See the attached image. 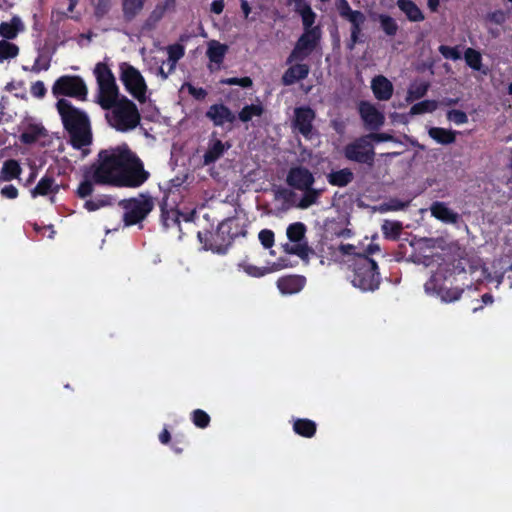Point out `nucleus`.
<instances>
[{
    "instance_id": "ea45409f",
    "label": "nucleus",
    "mask_w": 512,
    "mask_h": 512,
    "mask_svg": "<svg viewBox=\"0 0 512 512\" xmlns=\"http://www.w3.org/2000/svg\"><path fill=\"white\" fill-rule=\"evenodd\" d=\"M18 53L19 48L17 45L6 40L0 41V62L16 57Z\"/></svg>"
},
{
    "instance_id": "58836bf2",
    "label": "nucleus",
    "mask_w": 512,
    "mask_h": 512,
    "mask_svg": "<svg viewBox=\"0 0 512 512\" xmlns=\"http://www.w3.org/2000/svg\"><path fill=\"white\" fill-rule=\"evenodd\" d=\"M464 58L467 63V65L472 68L473 70L480 71L482 68V56L480 52L468 48L466 49L464 53Z\"/></svg>"
},
{
    "instance_id": "4d7b16f0",
    "label": "nucleus",
    "mask_w": 512,
    "mask_h": 512,
    "mask_svg": "<svg viewBox=\"0 0 512 512\" xmlns=\"http://www.w3.org/2000/svg\"><path fill=\"white\" fill-rule=\"evenodd\" d=\"M49 68V61L44 59L43 57H38L33 66L31 67V71L38 73L40 71H45Z\"/></svg>"
},
{
    "instance_id": "4c0bfd02",
    "label": "nucleus",
    "mask_w": 512,
    "mask_h": 512,
    "mask_svg": "<svg viewBox=\"0 0 512 512\" xmlns=\"http://www.w3.org/2000/svg\"><path fill=\"white\" fill-rule=\"evenodd\" d=\"M96 183L94 179L90 176V168L85 173L84 179L81 181L77 188V195L80 198H85L92 194L94 190L93 184Z\"/></svg>"
},
{
    "instance_id": "dca6fc26",
    "label": "nucleus",
    "mask_w": 512,
    "mask_h": 512,
    "mask_svg": "<svg viewBox=\"0 0 512 512\" xmlns=\"http://www.w3.org/2000/svg\"><path fill=\"white\" fill-rule=\"evenodd\" d=\"M228 49L229 48L226 44L220 43L217 40H210L207 42L206 56L209 59L208 67L210 70L220 68Z\"/></svg>"
},
{
    "instance_id": "c03bdc74",
    "label": "nucleus",
    "mask_w": 512,
    "mask_h": 512,
    "mask_svg": "<svg viewBox=\"0 0 512 512\" xmlns=\"http://www.w3.org/2000/svg\"><path fill=\"white\" fill-rule=\"evenodd\" d=\"M44 129L41 126H34L31 127L29 130L25 131L21 135V140L24 143H33L36 141L40 136L43 135Z\"/></svg>"
},
{
    "instance_id": "cd10ccee",
    "label": "nucleus",
    "mask_w": 512,
    "mask_h": 512,
    "mask_svg": "<svg viewBox=\"0 0 512 512\" xmlns=\"http://www.w3.org/2000/svg\"><path fill=\"white\" fill-rule=\"evenodd\" d=\"M354 178L353 172L349 168H343L337 171H332L327 175L328 182L333 186L345 187Z\"/></svg>"
},
{
    "instance_id": "4be33fe9",
    "label": "nucleus",
    "mask_w": 512,
    "mask_h": 512,
    "mask_svg": "<svg viewBox=\"0 0 512 512\" xmlns=\"http://www.w3.org/2000/svg\"><path fill=\"white\" fill-rule=\"evenodd\" d=\"M430 212L433 217L448 224L456 223L459 218V215L443 202H434L430 207Z\"/></svg>"
},
{
    "instance_id": "9d476101",
    "label": "nucleus",
    "mask_w": 512,
    "mask_h": 512,
    "mask_svg": "<svg viewBox=\"0 0 512 512\" xmlns=\"http://www.w3.org/2000/svg\"><path fill=\"white\" fill-rule=\"evenodd\" d=\"M344 156L354 162L371 165L374 160V147L370 136H363L344 148Z\"/></svg>"
},
{
    "instance_id": "0eeeda50",
    "label": "nucleus",
    "mask_w": 512,
    "mask_h": 512,
    "mask_svg": "<svg viewBox=\"0 0 512 512\" xmlns=\"http://www.w3.org/2000/svg\"><path fill=\"white\" fill-rule=\"evenodd\" d=\"M121 206L124 210L123 220L125 226H130L144 220L152 211L154 202L149 196L139 195L136 198L123 200Z\"/></svg>"
},
{
    "instance_id": "8fccbe9b",
    "label": "nucleus",
    "mask_w": 512,
    "mask_h": 512,
    "mask_svg": "<svg viewBox=\"0 0 512 512\" xmlns=\"http://www.w3.org/2000/svg\"><path fill=\"white\" fill-rule=\"evenodd\" d=\"M220 82H221L222 84H225V85H238V86H241V87H244V88L250 87V86L252 85V80H251L249 77H243V78H237V77L226 78V79H222Z\"/></svg>"
},
{
    "instance_id": "f03ea898",
    "label": "nucleus",
    "mask_w": 512,
    "mask_h": 512,
    "mask_svg": "<svg viewBox=\"0 0 512 512\" xmlns=\"http://www.w3.org/2000/svg\"><path fill=\"white\" fill-rule=\"evenodd\" d=\"M90 176L98 184L125 187H138L147 179L142 163L126 145L100 151Z\"/></svg>"
},
{
    "instance_id": "3c124183",
    "label": "nucleus",
    "mask_w": 512,
    "mask_h": 512,
    "mask_svg": "<svg viewBox=\"0 0 512 512\" xmlns=\"http://www.w3.org/2000/svg\"><path fill=\"white\" fill-rule=\"evenodd\" d=\"M184 47L180 44H173L167 47L168 58L172 60H180L184 56Z\"/></svg>"
},
{
    "instance_id": "9b49d317",
    "label": "nucleus",
    "mask_w": 512,
    "mask_h": 512,
    "mask_svg": "<svg viewBox=\"0 0 512 512\" xmlns=\"http://www.w3.org/2000/svg\"><path fill=\"white\" fill-rule=\"evenodd\" d=\"M319 38L320 31L318 28L306 30L298 40L287 63L304 60L314 50Z\"/></svg>"
},
{
    "instance_id": "de8ad7c7",
    "label": "nucleus",
    "mask_w": 512,
    "mask_h": 512,
    "mask_svg": "<svg viewBox=\"0 0 512 512\" xmlns=\"http://www.w3.org/2000/svg\"><path fill=\"white\" fill-rule=\"evenodd\" d=\"M210 421L209 415L203 410L197 409L193 412V422L200 428H205Z\"/></svg>"
},
{
    "instance_id": "1a4fd4ad",
    "label": "nucleus",
    "mask_w": 512,
    "mask_h": 512,
    "mask_svg": "<svg viewBox=\"0 0 512 512\" xmlns=\"http://www.w3.org/2000/svg\"><path fill=\"white\" fill-rule=\"evenodd\" d=\"M52 92L55 96L67 95L83 100L86 98L88 90L81 77L62 76L54 83Z\"/></svg>"
},
{
    "instance_id": "37998d69",
    "label": "nucleus",
    "mask_w": 512,
    "mask_h": 512,
    "mask_svg": "<svg viewBox=\"0 0 512 512\" xmlns=\"http://www.w3.org/2000/svg\"><path fill=\"white\" fill-rule=\"evenodd\" d=\"M69 4L66 11H61L59 9H54L51 14V19L54 22H61L64 19H67L69 17V14L72 13L77 6L79 0H68Z\"/></svg>"
},
{
    "instance_id": "c9c22d12",
    "label": "nucleus",
    "mask_w": 512,
    "mask_h": 512,
    "mask_svg": "<svg viewBox=\"0 0 512 512\" xmlns=\"http://www.w3.org/2000/svg\"><path fill=\"white\" fill-rule=\"evenodd\" d=\"M145 0H123V13L126 19H133L143 8Z\"/></svg>"
},
{
    "instance_id": "6e6552de",
    "label": "nucleus",
    "mask_w": 512,
    "mask_h": 512,
    "mask_svg": "<svg viewBox=\"0 0 512 512\" xmlns=\"http://www.w3.org/2000/svg\"><path fill=\"white\" fill-rule=\"evenodd\" d=\"M306 226L302 222L290 224L286 229L288 242L283 245L285 252L305 259L311 253L306 239Z\"/></svg>"
},
{
    "instance_id": "4468645a",
    "label": "nucleus",
    "mask_w": 512,
    "mask_h": 512,
    "mask_svg": "<svg viewBox=\"0 0 512 512\" xmlns=\"http://www.w3.org/2000/svg\"><path fill=\"white\" fill-rule=\"evenodd\" d=\"M315 118L314 111L307 107L295 109L294 126L307 139H312L314 131L312 122Z\"/></svg>"
},
{
    "instance_id": "c85d7f7f",
    "label": "nucleus",
    "mask_w": 512,
    "mask_h": 512,
    "mask_svg": "<svg viewBox=\"0 0 512 512\" xmlns=\"http://www.w3.org/2000/svg\"><path fill=\"white\" fill-rule=\"evenodd\" d=\"M296 11L301 15L305 31L308 29H314L312 27L316 14L312 11L311 7L305 2V0H295Z\"/></svg>"
},
{
    "instance_id": "412c9836",
    "label": "nucleus",
    "mask_w": 512,
    "mask_h": 512,
    "mask_svg": "<svg viewBox=\"0 0 512 512\" xmlns=\"http://www.w3.org/2000/svg\"><path fill=\"white\" fill-rule=\"evenodd\" d=\"M305 282L303 276L291 275L280 278L277 281V287L282 294H294L303 289Z\"/></svg>"
},
{
    "instance_id": "f257e3e1",
    "label": "nucleus",
    "mask_w": 512,
    "mask_h": 512,
    "mask_svg": "<svg viewBox=\"0 0 512 512\" xmlns=\"http://www.w3.org/2000/svg\"><path fill=\"white\" fill-rule=\"evenodd\" d=\"M93 75L97 83L96 102L102 109L111 127L120 132L135 129L140 123V113L136 104L120 93L116 78L105 62H98Z\"/></svg>"
},
{
    "instance_id": "2eb2a0df",
    "label": "nucleus",
    "mask_w": 512,
    "mask_h": 512,
    "mask_svg": "<svg viewBox=\"0 0 512 512\" xmlns=\"http://www.w3.org/2000/svg\"><path fill=\"white\" fill-rule=\"evenodd\" d=\"M359 112L365 125L371 129H377L384 123V114L369 102H362Z\"/></svg>"
},
{
    "instance_id": "bb28decb",
    "label": "nucleus",
    "mask_w": 512,
    "mask_h": 512,
    "mask_svg": "<svg viewBox=\"0 0 512 512\" xmlns=\"http://www.w3.org/2000/svg\"><path fill=\"white\" fill-rule=\"evenodd\" d=\"M239 267L249 276L251 277H262L268 273H272L280 270L284 266L281 264H272L269 267H258L248 262H243L239 264Z\"/></svg>"
},
{
    "instance_id": "0e129e2a",
    "label": "nucleus",
    "mask_w": 512,
    "mask_h": 512,
    "mask_svg": "<svg viewBox=\"0 0 512 512\" xmlns=\"http://www.w3.org/2000/svg\"><path fill=\"white\" fill-rule=\"evenodd\" d=\"M170 74L171 72L166 69L165 63H163L157 70V75L160 76L163 80H166Z\"/></svg>"
},
{
    "instance_id": "680f3d73",
    "label": "nucleus",
    "mask_w": 512,
    "mask_h": 512,
    "mask_svg": "<svg viewBox=\"0 0 512 512\" xmlns=\"http://www.w3.org/2000/svg\"><path fill=\"white\" fill-rule=\"evenodd\" d=\"M370 139H374L377 142H383V141H390L392 140V137L386 133H380V134H372L369 135Z\"/></svg>"
},
{
    "instance_id": "79ce46f5",
    "label": "nucleus",
    "mask_w": 512,
    "mask_h": 512,
    "mask_svg": "<svg viewBox=\"0 0 512 512\" xmlns=\"http://www.w3.org/2000/svg\"><path fill=\"white\" fill-rule=\"evenodd\" d=\"M302 191L304 192V195L298 203L299 208L306 209L317 202V199L320 195V190H316L310 187L308 190Z\"/></svg>"
},
{
    "instance_id": "b1692460",
    "label": "nucleus",
    "mask_w": 512,
    "mask_h": 512,
    "mask_svg": "<svg viewBox=\"0 0 512 512\" xmlns=\"http://www.w3.org/2000/svg\"><path fill=\"white\" fill-rule=\"evenodd\" d=\"M24 29L25 26L21 18L14 16L10 21L0 24V35L5 39H14Z\"/></svg>"
},
{
    "instance_id": "a18cd8bd",
    "label": "nucleus",
    "mask_w": 512,
    "mask_h": 512,
    "mask_svg": "<svg viewBox=\"0 0 512 512\" xmlns=\"http://www.w3.org/2000/svg\"><path fill=\"white\" fill-rule=\"evenodd\" d=\"M447 119L456 125L467 123L468 117L465 112L461 110H450L447 112Z\"/></svg>"
},
{
    "instance_id": "bf43d9fd",
    "label": "nucleus",
    "mask_w": 512,
    "mask_h": 512,
    "mask_svg": "<svg viewBox=\"0 0 512 512\" xmlns=\"http://www.w3.org/2000/svg\"><path fill=\"white\" fill-rule=\"evenodd\" d=\"M224 7H225V2L224 0H213L212 3H211V12L219 15L223 12L224 10Z\"/></svg>"
},
{
    "instance_id": "774afa93",
    "label": "nucleus",
    "mask_w": 512,
    "mask_h": 512,
    "mask_svg": "<svg viewBox=\"0 0 512 512\" xmlns=\"http://www.w3.org/2000/svg\"><path fill=\"white\" fill-rule=\"evenodd\" d=\"M159 439L160 441L163 443V444H166L168 443L169 439H170V433L168 432L167 429H164L162 431V433L159 435Z\"/></svg>"
},
{
    "instance_id": "e2e57ef3",
    "label": "nucleus",
    "mask_w": 512,
    "mask_h": 512,
    "mask_svg": "<svg viewBox=\"0 0 512 512\" xmlns=\"http://www.w3.org/2000/svg\"><path fill=\"white\" fill-rule=\"evenodd\" d=\"M478 272L480 273V275L476 276V280L477 281H480L483 278H487V270H486V268H484V267H479V268L474 267V268H472V271H471L472 274H477Z\"/></svg>"
},
{
    "instance_id": "864d4df0",
    "label": "nucleus",
    "mask_w": 512,
    "mask_h": 512,
    "mask_svg": "<svg viewBox=\"0 0 512 512\" xmlns=\"http://www.w3.org/2000/svg\"><path fill=\"white\" fill-rule=\"evenodd\" d=\"M382 230L387 236H397L400 231V225L396 222L385 221L382 225Z\"/></svg>"
},
{
    "instance_id": "13d9d810",
    "label": "nucleus",
    "mask_w": 512,
    "mask_h": 512,
    "mask_svg": "<svg viewBox=\"0 0 512 512\" xmlns=\"http://www.w3.org/2000/svg\"><path fill=\"white\" fill-rule=\"evenodd\" d=\"M0 193L7 199H15L18 196V189L14 185H6L1 189Z\"/></svg>"
},
{
    "instance_id": "5fc2aeb1",
    "label": "nucleus",
    "mask_w": 512,
    "mask_h": 512,
    "mask_svg": "<svg viewBox=\"0 0 512 512\" xmlns=\"http://www.w3.org/2000/svg\"><path fill=\"white\" fill-rule=\"evenodd\" d=\"M30 91L34 97L42 98L46 94V87L42 81H36L32 84Z\"/></svg>"
},
{
    "instance_id": "a211bd4d",
    "label": "nucleus",
    "mask_w": 512,
    "mask_h": 512,
    "mask_svg": "<svg viewBox=\"0 0 512 512\" xmlns=\"http://www.w3.org/2000/svg\"><path fill=\"white\" fill-rule=\"evenodd\" d=\"M241 234H243V232L239 229V221L237 218H228L222 221L217 228V236L225 243H230L234 237Z\"/></svg>"
},
{
    "instance_id": "7ed1b4c3",
    "label": "nucleus",
    "mask_w": 512,
    "mask_h": 512,
    "mask_svg": "<svg viewBox=\"0 0 512 512\" xmlns=\"http://www.w3.org/2000/svg\"><path fill=\"white\" fill-rule=\"evenodd\" d=\"M443 244L441 238H420L413 246L417 262L431 269V276L424 285L425 292L439 296L443 302H452L461 297L462 290L447 287V283H452L454 269L440 254L434 253V250L442 249Z\"/></svg>"
},
{
    "instance_id": "c756f323",
    "label": "nucleus",
    "mask_w": 512,
    "mask_h": 512,
    "mask_svg": "<svg viewBox=\"0 0 512 512\" xmlns=\"http://www.w3.org/2000/svg\"><path fill=\"white\" fill-rule=\"evenodd\" d=\"M428 134L437 143L443 145L451 144L456 139V132L445 128L432 127L429 129Z\"/></svg>"
},
{
    "instance_id": "603ef678",
    "label": "nucleus",
    "mask_w": 512,
    "mask_h": 512,
    "mask_svg": "<svg viewBox=\"0 0 512 512\" xmlns=\"http://www.w3.org/2000/svg\"><path fill=\"white\" fill-rule=\"evenodd\" d=\"M259 240L265 248H271L274 244V233L271 230L264 229L259 232Z\"/></svg>"
},
{
    "instance_id": "423d86ee",
    "label": "nucleus",
    "mask_w": 512,
    "mask_h": 512,
    "mask_svg": "<svg viewBox=\"0 0 512 512\" xmlns=\"http://www.w3.org/2000/svg\"><path fill=\"white\" fill-rule=\"evenodd\" d=\"M119 78L127 93L140 103H145L150 98L146 80L142 73L128 62L118 65Z\"/></svg>"
},
{
    "instance_id": "6e6d98bb",
    "label": "nucleus",
    "mask_w": 512,
    "mask_h": 512,
    "mask_svg": "<svg viewBox=\"0 0 512 512\" xmlns=\"http://www.w3.org/2000/svg\"><path fill=\"white\" fill-rule=\"evenodd\" d=\"M111 0H99L95 8V15L98 18L103 17L110 9Z\"/></svg>"
},
{
    "instance_id": "f3484780",
    "label": "nucleus",
    "mask_w": 512,
    "mask_h": 512,
    "mask_svg": "<svg viewBox=\"0 0 512 512\" xmlns=\"http://www.w3.org/2000/svg\"><path fill=\"white\" fill-rule=\"evenodd\" d=\"M371 89L375 98L380 101H387L393 95V84L383 75H378L372 79Z\"/></svg>"
},
{
    "instance_id": "f8f14e48",
    "label": "nucleus",
    "mask_w": 512,
    "mask_h": 512,
    "mask_svg": "<svg viewBox=\"0 0 512 512\" xmlns=\"http://www.w3.org/2000/svg\"><path fill=\"white\" fill-rule=\"evenodd\" d=\"M337 9L339 14L352 24L350 48H353L354 44L358 41V37L361 33V27L364 24L366 17L362 12L352 10L347 0H338Z\"/></svg>"
},
{
    "instance_id": "69168bd1",
    "label": "nucleus",
    "mask_w": 512,
    "mask_h": 512,
    "mask_svg": "<svg viewBox=\"0 0 512 512\" xmlns=\"http://www.w3.org/2000/svg\"><path fill=\"white\" fill-rule=\"evenodd\" d=\"M241 10L244 14V17L247 19L249 17V14L251 12V7L249 3L246 0H241Z\"/></svg>"
},
{
    "instance_id": "20e7f679",
    "label": "nucleus",
    "mask_w": 512,
    "mask_h": 512,
    "mask_svg": "<svg viewBox=\"0 0 512 512\" xmlns=\"http://www.w3.org/2000/svg\"><path fill=\"white\" fill-rule=\"evenodd\" d=\"M339 251L343 255H354L352 266L351 283L362 291H374L380 283L377 264L366 254L356 252V247L350 244H342Z\"/></svg>"
},
{
    "instance_id": "aec40b11",
    "label": "nucleus",
    "mask_w": 512,
    "mask_h": 512,
    "mask_svg": "<svg viewBox=\"0 0 512 512\" xmlns=\"http://www.w3.org/2000/svg\"><path fill=\"white\" fill-rule=\"evenodd\" d=\"M59 190V185L55 182L53 177L44 176L40 179L37 185L31 190L33 198L37 196H51V201H54V196Z\"/></svg>"
},
{
    "instance_id": "052dcab7",
    "label": "nucleus",
    "mask_w": 512,
    "mask_h": 512,
    "mask_svg": "<svg viewBox=\"0 0 512 512\" xmlns=\"http://www.w3.org/2000/svg\"><path fill=\"white\" fill-rule=\"evenodd\" d=\"M489 18H490L491 21H493V22H495L497 24H501V23H503L505 21L506 16H505V13L503 11L498 10V11H495V12L491 13L489 15Z\"/></svg>"
},
{
    "instance_id": "338daca9",
    "label": "nucleus",
    "mask_w": 512,
    "mask_h": 512,
    "mask_svg": "<svg viewBox=\"0 0 512 512\" xmlns=\"http://www.w3.org/2000/svg\"><path fill=\"white\" fill-rule=\"evenodd\" d=\"M189 92L191 94H193L194 96L198 97V98L199 97H204L205 94H206L203 89H201V88L200 89H196V88H194L192 86H189Z\"/></svg>"
},
{
    "instance_id": "72a5a7b5",
    "label": "nucleus",
    "mask_w": 512,
    "mask_h": 512,
    "mask_svg": "<svg viewBox=\"0 0 512 512\" xmlns=\"http://www.w3.org/2000/svg\"><path fill=\"white\" fill-rule=\"evenodd\" d=\"M174 7V1L168 0L158 6L151 12L147 24L149 26H154L158 21H160L165 15L166 11Z\"/></svg>"
},
{
    "instance_id": "393cba45",
    "label": "nucleus",
    "mask_w": 512,
    "mask_h": 512,
    "mask_svg": "<svg viewBox=\"0 0 512 512\" xmlns=\"http://www.w3.org/2000/svg\"><path fill=\"white\" fill-rule=\"evenodd\" d=\"M397 7L411 22H421L425 19L422 10L412 0H397Z\"/></svg>"
},
{
    "instance_id": "e433bc0d",
    "label": "nucleus",
    "mask_w": 512,
    "mask_h": 512,
    "mask_svg": "<svg viewBox=\"0 0 512 512\" xmlns=\"http://www.w3.org/2000/svg\"><path fill=\"white\" fill-rule=\"evenodd\" d=\"M429 84L427 82H414L410 85L407 94V101H414L422 98L428 91Z\"/></svg>"
},
{
    "instance_id": "a878e982",
    "label": "nucleus",
    "mask_w": 512,
    "mask_h": 512,
    "mask_svg": "<svg viewBox=\"0 0 512 512\" xmlns=\"http://www.w3.org/2000/svg\"><path fill=\"white\" fill-rule=\"evenodd\" d=\"M309 74V67L306 64H295L291 66L282 77L284 85H291L298 80L304 79Z\"/></svg>"
},
{
    "instance_id": "09e8293b",
    "label": "nucleus",
    "mask_w": 512,
    "mask_h": 512,
    "mask_svg": "<svg viewBox=\"0 0 512 512\" xmlns=\"http://www.w3.org/2000/svg\"><path fill=\"white\" fill-rule=\"evenodd\" d=\"M439 52L442 54L443 57L451 60H458L461 58V53L458 49V47H450L446 45H441L439 47Z\"/></svg>"
},
{
    "instance_id": "473e14b6",
    "label": "nucleus",
    "mask_w": 512,
    "mask_h": 512,
    "mask_svg": "<svg viewBox=\"0 0 512 512\" xmlns=\"http://www.w3.org/2000/svg\"><path fill=\"white\" fill-rule=\"evenodd\" d=\"M294 431L304 437H311L315 434L316 424L308 419H297L293 425Z\"/></svg>"
},
{
    "instance_id": "2f4dec72",
    "label": "nucleus",
    "mask_w": 512,
    "mask_h": 512,
    "mask_svg": "<svg viewBox=\"0 0 512 512\" xmlns=\"http://www.w3.org/2000/svg\"><path fill=\"white\" fill-rule=\"evenodd\" d=\"M381 29L387 36H395L399 26L397 21L387 14H380L377 17Z\"/></svg>"
},
{
    "instance_id": "7c9ffc66",
    "label": "nucleus",
    "mask_w": 512,
    "mask_h": 512,
    "mask_svg": "<svg viewBox=\"0 0 512 512\" xmlns=\"http://www.w3.org/2000/svg\"><path fill=\"white\" fill-rule=\"evenodd\" d=\"M20 172L21 168L18 162L15 160H8L4 162L2 166L0 178L3 181H10L17 178L20 175Z\"/></svg>"
},
{
    "instance_id": "f704fd0d",
    "label": "nucleus",
    "mask_w": 512,
    "mask_h": 512,
    "mask_svg": "<svg viewBox=\"0 0 512 512\" xmlns=\"http://www.w3.org/2000/svg\"><path fill=\"white\" fill-rule=\"evenodd\" d=\"M264 108L261 103L246 105L239 113V119L243 122H248L254 117H260L263 114Z\"/></svg>"
},
{
    "instance_id": "39448f33",
    "label": "nucleus",
    "mask_w": 512,
    "mask_h": 512,
    "mask_svg": "<svg viewBox=\"0 0 512 512\" xmlns=\"http://www.w3.org/2000/svg\"><path fill=\"white\" fill-rule=\"evenodd\" d=\"M57 109L65 128L69 131L71 143L75 148H82L91 142V132L87 116L74 108L66 99H60Z\"/></svg>"
},
{
    "instance_id": "49530a36",
    "label": "nucleus",
    "mask_w": 512,
    "mask_h": 512,
    "mask_svg": "<svg viewBox=\"0 0 512 512\" xmlns=\"http://www.w3.org/2000/svg\"><path fill=\"white\" fill-rule=\"evenodd\" d=\"M108 204H109V200L106 197H98V198L87 200L84 204V207L88 211H96Z\"/></svg>"
},
{
    "instance_id": "6ab92c4d",
    "label": "nucleus",
    "mask_w": 512,
    "mask_h": 512,
    "mask_svg": "<svg viewBox=\"0 0 512 512\" xmlns=\"http://www.w3.org/2000/svg\"><path fill=\"white\" fill-rule=\"evenodd\" d=\"M206 115L216 126L232 123L235 119L234 114L222 104L212 105Z\"/></svg>"
},
{
    "instance_id": "5701e85b",
    "label": "nucleus",
    "mask_w": 512,
    "mask_h": 512,
    "mask_svg": "<svg viewBox=\"0 0 512 512\" xmlns=\"http://www.w3.org/2000/svg\"><path fill=\"white\" fill-rule=\"evenodd\" d=\"M230 148V144L222 142L217 138H212L209 141L208 149L204 154V163L210 164L218 160L225 151Z\"/></svg>"
},
{
    "instance_id": "a19ab883",
    "label": "nucleus",
    "mask_w": 512,
    "mask_h": 512,
    "mask_svg": "<svg viewBox=\"0 0 512 512\" xmlns=\"http://www.w3.org/2000/svg\"><path fill=\"white\" fill-rule=\"evenodd\" d=\"M438 107V102L435 100H424L413 105L410 109V114L417 115L423 113H431Z\"/></svg>"
},
{
    "instance_id": "ddd939ff",
    "label": "nucleus",
    "mask_w": 512,
    "mask_h": 512,
    "mask_svg": "<svg viewBox=\"0 0 512 512\" xmlns=\"http://www.w3.org/2000/svg\"><path fill=\"white\" fill-rule=\"evenodd\" d=\"M287 184L297 190H308L314 183L313 174L304 167H292L287 174Z\"/></svg>"
}]
</instances>
